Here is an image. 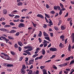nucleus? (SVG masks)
<instances>
[{
  "mask_svg": "<svg viewBox=\"0 0 74 74\" xmlns=\"http://www.w3.org/2000/svg\"><path fill=\"white\" fill-rule=\"evenodd\" d=\"M29 48H32V47H31V46H27V49H29Z\"/></svg>",
  "mask_w": 74,
  "mask_h": 74,
  "instance_id": "49",
  "label": "nucleus"
},
{
  "mask_svg": "<svg viewBox=\"0 0 74 74\" xmlns=\"http://www.w3.org/2000/svg\"><path fill=\"white\" fill-rule=\"evenodd\" d=\"M0 30H1V32H8V30H7L6 29L3 28L0 29Z\"/></svg>",
  "mask_w": 74,
  "mask_h": 74,
  "instance_id": "6",
  "label": "nucleus"
},
{
  "mask_svg": "<svg viewBox=\"0 0 74 74\" xmlns=\"http://www.w3.org/2000/svg\"><path fill=\"white\" fill-rule=\"evenodd\" d=\"M10 53L12 55H15V52L13 51H11Z\"/></svg>",
  "mask_w": 74,
  "mask_h": 74,
  "instance_id": "31",
  "label": "nucleus"
},
{
  "mask_svg": "<svg viewBox=\"0 0 74 74\" xmlns=\"http://www.w3.org/2000/svg\"><path fill=\"white\" fill-rule=\"evenodd\" d=\"M44 42H43V45H44V47H46L47 46V41L46 40H44Z\"/></svg>",
  "mask_w": 74,
  "mask_h": 74,
  "instance_id": "4",
  "label": "nucleus"
},
{
  "mask_svg": "<svg viewBox=\"0 0 74 74\" xmlns=\"http://www.w3.org/2000/svg\"><path fill=\"white\" fill-rule=\"evenodd\" d=\"M14 47L15 48H18V45L17 44V43L15 44L14 45Z\"/></svg>",
  "mask_w": 74,
  "mask_h": 74,
  "instance_id": "28",
  "label": "nucleus"
},
{
  "mask_svg": "<svg viewBox=\"0 0 74 74\" xmlns=\"http://www.w3.org/2000/svg\"><path fill=\"white\" fill-rule=\"evenodd\" d=\"M19 34H20V33L19 32H17L15 34V36H18Z\"/></svg>",
  "mask_w": 74,
  "mask_h": 74,
  "instance_id": "35",
  "label": "nucleus"
},
{
  "mask_svg": "<svg viewBox=\"0 0 74 74\" xmlns=\"http://www.w3.org/2000/svg\"><path fill=\"white\" fill-rule=\"evenodd\" d=\"M32 25L34 27H36V24H34V23H33V22L32 21Z\"/></svg>",
  "mask_w": 74,
  "mask_h": 74,
  "instance_id": "47",
  "label": "nucleus"
},
{
  "mask_svg": "<svg viewBox=\"0 0 74 74\" xmlns=\"http://www.w3.org/2000/svg\"><path fill=\"white\" fill-rule=\"evenodd\" d=\"M64 72L65 74H68V73H69V72H67H67L66 71H64Z\"/></svg>",
  "mask_w": 74,
  "mask_h": 74,
  "instance_id": "51",
  "label": "nucleus"
},
{
  "mask_svg": "<svg viewBox=\"0 0 74 74\" xmlns=\"http://www.w3.org/2000/svg\"><path fill=\"white\" fill-rule=\"evenodd\" d=\"M43 74H47V71H46V70H45L43 71Z\"/></svg>",
  "mask_w": 74,
  "mask_h": 74,
  "instance_id": "40",
  "label": "nucleus"
},
{
  "mask_svg": "<svg viewBox=\"0 0 74 74\" xmlns=\"http://www.w3.org/2000/svg\"><path fill=\"white\" fill-rule=\"evenodd\" d=\"M15 32H16V31L14 29H12L10 32V33H15Z\"/></svg>",
  "mask_w": 74,
  "mask_h": 74,
  "instance_id": "17",
  "label": "nucleus"
},
{
  "mask_svg": "<svg viewBox=\"0 0 74 74\" xmlns=\"http://www.w3.org/2000/svg\"><path fill=\"white\" fill-rule=\"evenodd\" d=\"M28 74H33V71L31 70H29V72L28 73Z\"/></svg>",
  "mask_w": 74,
  "mask_h": 74,
  "instance_id": "25",
  "label": "nucleus"
},
{
  "mask_svg": "<svg viewBox=\"0 0 74 74\" xmlns=\"http://www.w3.org/2000/svg\"><path fill=\"white\" fill-rule=\"evenodd\" d=\"M43 25H44V26H43L44 28H47V25L44 24Z\"/></svg>",
  "mask_w": 74,
  "mask_h": 74,
  "instance_id": "56",
  "label": "nucleus"
},
{
  "mask_svg": "<svg viewBox=\"0 0 74 74\" xmlns=\"http://www.w3.org/2000/svg\"><path fill=\"white\" fill-rule=\"evenodd\" d=\"M27 53L28 54V55H31V53H30L29 52V51H27Z\"/></svg>",
  "mask_w": 74,
  "mask_h": 74,
  "instance_id": "62",
  "label": "nucleus"
},
{
  "mask_svg": "<svg viewBox=\"0 0 74 74\" xmlns=\"http://www.w3.org/2000/svg\"><path fill=\"white\" fill-rule=\"evenodd\" d=\"M61 30H64L66 29V27L64 25H61Z\"/></svg>",
  "mask_w": 74,
  "mask_h": 74,
  "instance_id": "14",
  "label": "nucleus"
},
{
  "mask_svg": "<svg viewBox=\"0 0 74 74\" xmlns=\"http://www.w3.org/2000/svg\"><path fill=\"white\" fill-rule=\"evenodd\" d=\"M18 44L20 46V47H22V45L21 44V42H18Z\"/></svg>",
  "mask_w": 74,
  "mask_h": 74,
  "instance_id": "42",
  "label": "nucleus"
},
{
  "mask_svg": "<svg viewBox=\"0 0 74 74\" xmlns=\"http://www.w3.org/2000/svg\"><path fill=\"white\" fill-rule=\"evenodd\" d=\"M62 20H59V22L58 23V26H59V25H60L61 24V23H62Z\"/></svg>",
  "mask_w": 74,
  "mask_h": 74,
  "instance_id": "29",
  "label": "nucleus"
},
{
  "mask_svg": "<svg viewBox=\"0 0 74 74\" xmlns=\"http://www.w3.org/2000/svg\"><path fill=\"white\" fill-rule=\"evenodd\" d=\"M57 7H58V6H54V10H57Z\"/></svg>",
  "mask_w": 74,
  "mask_h": 74,
  "instance_id": "50",
  "label": "nucleus"
},
{
  "mask_svg": "<svg viewBox=\"0 0 74 74\" xmlns=\"http://www.w3.org/2000/svg\"><path fill=\"white\" fill-rule=\"evenodd\" d=\"M73 63H74V60H72L70 62L69 65H71V64H73Z\"/></svg>",
  "mask_w": 74,
  "mask_h": 74,
  "instance_id": "37",
  "label": "nucleus"
},
{
  "mask_svg": "<svg viewBox=\"0 0 74 74\" xmlns=\"http://www.w3.org/2000/svg\"><path fill=\"white\" fill-rule=\"evenodd\" d=\"M71 58V56L69 57L68 58H66L65 59V61L69 60Z\"/></svg>",
  "mask_w": 74,
  "mask_h": 74,
  "instance_id": "20",
  "label": "nucleus"
},
{
  "mask_svg": "<svg viewBox=\"0 0 74 74\" xmlns=\"http://www.w3.org/2000/svg\"><path fill=\"white\" fill-rule=\"evenodd\" d=\"M1 57L3 58V59H6V60H10V58H7V57L5 56V57H4L3 56L1 55Z\"/></svg>",
  "mask_w": 74,
  "mask_h": 74,
  "instance_id": "5",
  "label": "nucleus"
},
{
  "mask_svg": "<svg viewBox=\"0 0 74 74\" xmlns=\"http://www.w3.org/2000/svg\"><path fill=\"white\" fill-rule=\"evenodd\" d=\"M54 29L56 30H58V28L57 27H55Z\"/></svg>",
  "mask_w": 74,
  "mask_h": 74,
  "instance_id": "57",
  "label": "nucleus"
},
{
  "mask_svg": "<svg viewBox=\"0 0 74 74\" xmlns=\"http://www.w3.org/2000/svg\"><path fill=\"white\" fill-rule=\"evenodd\" d=\"M32 50H33V48H31V49L30 48V49H29L27 50H26V51H28H28H32Z\"/></svg>",
  "mask_w": 74,
  "mask_h": 74,
  "instance_id": "34",
  "label": "nucleus"
},
{
  "mask_svg": "<svg viewBox=\"0 0 74 74\" xmlns=\"http://www.w3.org/2000/svg\"><path fill=\"white\" fill-rule=\"evenodd\" d=\"M8 38L10 39V40H14V38L12 37L11 36H8Z\"/></svg>",
  "mask_w": 74,
  "mask_h": 74,
  "instance_id": "21",
  "label": "nucleus"
},
{
  "mask_svg": "<svg viewBox=\"0 0 74 74\" xmlns=\"http://www.w3.org/2000/svg\"><path fill=\"white\" fill-rule=\"evenodd\" d=\"M40 68L41 69V70H42L43 69H44L45 67H44V66H41L40 67Z\"/></svg>",
  "mask_w": 74,
  "mask_h": 74,
  "instance_id": "52",
  "label": "nucleus"
},
{
  "mask_svg": "<svg viewBox=\"0 0 74 74\" xmlns=\"http://www.w3.org/2000/svg\"><path fill=\"white\" fill-rule=\"evenodd\" d=\"M4 27H11V26L10 25H6L4 26Z\"/></svg>",
  "mask_w": 74,
  "mask_h": 74,
  "instance_id": "30",
  "label": "nucleus"
},
{
  "mask_svg": "<svg viewBox=\"0 0 74 74\" xmlns=\"http://www.w3.org/2000/svg\"><path fill=\"white\" fill-rule=\"evenodd\" d=\"M8 67H13L14 66V65H12V64H8Z\"/></svg>",
  "mask_w": 74,
  "mask_h": 74,
  "instance_id": "33",
  "label": "nucleus"
},
{
  "mask_svg": "<svg viewBox=\"0 0 74 74\" xmlns=\"http://www.w3.org/2000/svg\"><path fill=\"white\" fill-rule=\"evenodd\" d=\"M50 51H52L53 52H54V51H57V49L56 48H52L51 47L50 48Z\"/></svg>",
  "mask_w": 74,
  "mask_h": 74,
  "instance_id": "1",
  "label": "nucleus"
},
{
  "mask_svg": "<svg viewBox=\"0 0 74 74\" xmlns=\"http://www.w3.org/2000/svg\"><path fill=\"white\" fill-rule=\"evenodd\" d=\"M23 4V3H22L21 2H20L18 3L17 5H18V6H19L20 5H22Z\"/></svg>",
  "mask_w": 74,
  "mask_h": 74,
  "instance_id": "24",
  "label": "nucleus"
},
{
  "mask_svg": "<svg viewBox=\"0 0 74 74\" xmlns=\"http://www.w3.org/2000/svg\"><path fill=\"white\" fill-rule=\"evenodd\" d=\"M23 57H21L20 58V59H19V61H22V59H23Z\"/></svg>",
  "mask_w": 74,
  "mask_h": 74,
  "instance_id": "54",
  "label": "nucleus"
},
{
  "mask_svg": "<svg viewBox=\"0 0 74 74\" xmlns=\"http://www.w3.org/2000/svg\"><path fill=\"white\" fill-rule=\"evenodd\" d=\"M42 55H41L40 57H38L39 59H42Z\"/></svg>",
  "mask_w": 74,
  "mask_h": 74,
  "instance_id": "60",
  "label": "nucleus"
},
{
  "mask_svg": "<svg viewBox=\"0 0 74 74\" xmlns=\"http://www.w3.org/2000/svg\"><path fill=\"white\" fill-rule=\"evenodd\" d=\"M37 17L40 18L41 19H44V16L40 14H38L37 15Z\"/></svg>",
  "mask_w": 74,
  "mask_h": 74,
  "instance_id": "7",
  "label": "nucleus"
},
{
  "mask_svg": "<svg viewBox=\"0 0 74 74\" xmlns=\"http://www.w3.org/2000/svg\"><path fill=\"white\" fill-rule=\"evenodd\" d=\"M4 65L5 66V67H7V66L8 67V64L4 63Z\"/></svg>",
  "mask_w": 74,
  "mask_h": 74,
  "instance_id": "45",
  "label": "nucleus"
},
{
  "mask_svg": "<svg viewBox=\"0 0 74 74\" xmlns=\"http://www.w3.org/2000/svg\"><path fill=\"white\" fill-rule=\"evenodd\" d=\"M50 13L52 14H55V12L54 11L52 10L50 12Z\"/></svg>",
  "mask_w": 74,
  "mask_h": 74,
  "instance_id": "48",
  "label": "nucleus"
},
{
  "mask_svg": "<svg viewBox=\"0 0 74 74\" xmlns=\"http://www.w3.org/2000/svg\"><path fill=\"white\" fill-rule=\"evenodd\" d=\"M45 53V50L44 49H42V54H43V55H44Z\"/></svg>",
  "mask_w": 74,
  "mask_h": 74,
  "instance_id": "27",
  "label": "nucleus"
},
{
  "mask_svg": "<svg viewBox=\"0 0 74 74\" xmlns=\"http://www.w3.org/2000/svg\"><path fill=\"white\" fill-rule=\"evenodd\" d=\"M25 59H26V60H25V62H27V61H28L29 60V58H28L26 57L25 58Z\"/></svg>",
  "mask_w": 74,
  "mask_h": 74,
  "instance_id": "53",
  "label": "nucleus"
},
{
  "mask_svg": "<svg viewBox=\"0 0 74 74\" xmlns=\"http://www.w3.org/2000/svg\"><path fill=\"white\" fill-rule=\"evenodd\" d=\"M7 12V11L5 9H4L3 10V13L4 14H6Z\"/></svg>",
  "mask_w": 74,
  "mask_h": 74,
  "instance_id": "19",
  "label": "nucleus"
},
{
  "mask_svg": "<svg viewBox=\"0 0 74 74\" xmlns=\"http://www.w3.org/2000/svg\"><path fill=\"white\" fill-rule=\"evenodd\" d=\"M59 14L60 15H61L62 14V11L61 10H60Z\"/></svg>",
  "mask_w": 74,
  "mask_h": 74,
  "instance_id": "46",
  "label": "nucleus"
},
{
  "mask_svg": "<svg viewBox=\"0 0 74 74\" xmlns=\"http://www.w3.org/2000/svg\"><path fill=\"white\" fill-rule=\"evenodd\" d=\"M43 34L45 37H48V36H49L48 34L45 31L43 32Z\"/></svg>",
  "mask_w": 74,
  "mask_h": 74,
  "instance_id": "10",
  "label": "nucleus"
},
{
  "mask_svg": "<svg viewBox=\"0 0 74 74\" xmlns=\"http://www.w3.org/2000/svg\"><path fill=\"white\" fill-rule=\"evenodd\" d=\"M26 69V66L25 65H23L22 66V68L21 69H23V70H24V69Z\"/></svg>",
  "mask_w": 74,
  "mask_h": 74,
  "instance_id": "32",
  "label": "nucleus"
},
{
  "mask_svg": "<svg viewBox=\"0 0 74 74\" xmlns=\"http://www.w3.org/2000/svg\"><path fill=\"white\" fill-rule=\"evenodd\" d=\"M60 5L62 8H63L64 7V5H63V4H62V3H60Z\"/></svg>",
  "mask_w": 74,
  "mask_h": 74,
  "instance_id": "26",
  "label": "nucleus"
},
{
  "mask_svg": "<svg viewBox=\"0 0 74 74\" xmlns=\"http://www.w3.org/2000/svg\"><path fill=\"white\" fill-rule=\"evenodd\" d=\"M49 23L50 24H49L48 26H52V25H53V23L52 22V21L50 19H49Z\"/></svg>",
  "mask_w": 74,
  "mask_h": 74,
  "instance_id": "11",
  "label": "nucleus"
},
{
  "mask_svg": "<svg viewBox=\"0 0 74 74\" xmlns=\"http://www.w3.org/2000/svg\"><path fill=\"white\" fill-rule=\"evenodd\" d=\"M71 46L70 44L69 45L68 48V51H71Z\"/></svg>",
  "mask_w": 74,
  "mask_h": 74,
  "instance_id": "16",
  "label": "nucleus"
},
{
  "mask_svg": "<svg viewBox=\"0 0 74 74\" xmlns=\"http://www.w3.org/2000/svg\"><path fill=\"white\" fill-rule=\"evenodd\" d=\"M20 17V16H19L16 15L15 17H14V18H19Z\"/></svg>",
  "mask_w": 74,
  "mask_h": 74,
  "instance_id": "41",
  "label": "nucleus"
},
{
  "mask_svg": "<svg viewBox=\"0 0 74 74\" xmlns=\"http://www.w3.org/2000/svg\"><path fill=\"white\" fill-rule=\"evenodd\" d=\"M18 51H20V52H21L22 50V48L20 47H18Z\"/></svg>",
  "mask_w": 74,
  "mask_h": 74,
  "instance_id": "38",
  "label": "nucleus"
},
{
  "mask_svg": "<svg viewBox=\"0 0 74 74\" xmlns=\"http://www.w3.org/2000/svg\"><path fill=\"white\" fill-rule=\"evenodd\" d=\"M64 38L65 37L64 35H62L60 36V38H61L62 39V41H64Z\"/></svg>",
  "mask_w": 74,
  "mask_h": 74,
  "instance_id": "13",
  "label": "nucleus"
},
{
  "mask_svg": "<svg viewBox=\"0 0 74 74\" xmlns=\"http://www.w3.org/2000/svg\"><path fill=\"white\" fill-rule=\"evenodd\" d=\"M21 73L22 74H24L26 73V71L23 69H21Z\"/></svg>",
  "mask_w": 74,
  "mask_h": 74,
  "instance_id": "8",
  "label": "nucleus"
},
{
  "mask_svg": "<svg viewBox=\"0 0 74 74\" xmlns=\"http://www.w3.org/2000/svg\"><path fill=\"white\" fill-rule=\"evenodd\" d=\"M66 70L68 72V71H69L70 70V68L67 69H66Z\"/></svg>",
  "mask_w": 74,
  "mask_h": 74,
  "instance_id": "58",
  "label": "nucleus"
},
{
  "mask_svg": "<svg viewBox=\"0 0 74 74\" xmlns=\"http://www.w3.org/2000/svg\"><path fill=\"white\" fill-rule=\"evenodd\" d=\"M18 27L20 28L23 27H25V25L23 23H20L18 25Z\"/></svg>",
  "mask_w": 74,
  "mask_h": 74,
  "instance_id": "2",
  "label": "nucleus"
},
{
  "mask_svg": "<svg viewBox=\"0 0 74 74\" xmlns=\"http://www.w3.org/2000/svg\"><path fill=\"white\" fill-rule=\"evenodd\" d=\"M10 25H11L12 26H13V25H15V24L14 23H13L11 22L10 23Z\"/></svg>",
  "mask_w": 74,
  "mask_h": 74,
  "instance_id": "39",
  "label": "nucleus"
},
{
  "mask_svg": "<svg viewBox=\"0 0 74 74\" xmlns=\"http://www.w3.org/2000/svg\"><path fill=\"white\" fill-rule=\"evenodd\" d=\"M39 32L40 33L39 34L38 36L39 37H41L42 36V32L41 31H39Z\"/></svg>",
  "mask_w": 74,
  "mask_h": 74,
  "instance_id": "23",
  "label": "nucleus"
},
{
  "mask_svg": "<svg viewBox=\"0 0 74 74\" xmlns=\"http://www.w3.org/2000/svg\"><path fill=\"white\" fill-rule=\"evenodd\" d=\"M57 8L58 10H61V9H60V7L59 6H57Z\"/></svg>",
  "mask_w": 74,
  "mask_h": 74,
  "instance_id": "55",
  "label": "nucleus"
},
{
  "mask_svg": "<svg viewBox=\"0 0 74 74\" xmlns=\"http://www.w3.org/2000/svg\"><path fill=\"white\" fill-rule=\"evenodd\" d=\"M20 22H24V20L22 19H21L20 21Z\"/></svg>",
  "mask_w": 74,
  "mask_h": 74,
  "instance_id": "63",
  "label": "nucleus"
},
{
  "mask_svg": "<svg viewBox=\"0 0 74 74\" xmlns=\"http://www.w3.org/2000/svg\"><path fill=\"white\" fill-rule=\"evenodd\" d=\"M1 54H2V55H3L4 56H5L6 57H7V58H10V57L6 53H1Z\"/></svg>",
  "mask_w": 74,
  "mask_h": 74,
  "instance_id": "9",
  "label": "nucleus"
},
{
  "mask_svg": "<svg viewBox=\"0 0 74 74\" xmlns=\"http://www.w3.org/2000/svg\"><path fill=\"white\" fill-rule=\"evenodd\" d=\"M38 40L39 41V42L40 43L41 42H42V40H41V38H38Z\"/></svg>",
  "mask_w": 74,
  "mask_h": 74,
  "instance_id": "43",
  "label": "nucleus"
},
{
  "mask_svg": "<svg viewBox=\"0 0 74 74\" xmlns=\"http://www.w3.org/2000/svg\"><path fill=\"white\" fill-rule=\"evenodd\" d=\"M45 38L46 40H49V41H51V40H50V38L49 37H45Z\"/></svg>",
  "mask_w": 74,
  "mask_h": 74,
  "instance_id": "18",
  "label": "nucleus"
},
{
  "mask_svg": "<svg viewBox=\"0 0 74 74\" xmlns=\"http://www.w3.org/2000/svg\"><path fill=\"white\" fill-rule=\"evenodd\" d=\"M34 62V59H33L32 60H30L29 61V63H32V62Z\"/></svg>",
  "mask_w": 74,
  "mask_h": 74,
  "instance_id": "44",
  "label": "nucleus"
},
{
  "mask_svg": "<svg viewBox=\"0 0 74 74\" xmlns=\"http://www.w3.org/2000/svg\"><path fill=\"white\" fill-rule=\"evenodd\" d=\"M67 63H68V62L66 63H64V64H60L58 65V66L59 67H63V66H66L67 65Z\"/></svg>",
  "mask_w": 74,
  "mask_h": 74,
  "instance_id": "3",
  "label": "nucleus"
},
{
  "mask_svg": "<svg viewBox=\"0 0 74 74\" xmlns=\"http://www.w3.org/2000/svg\"><path fill=\"white\" fill-rule=\"evenodd\" d=\"M46 7L47 8H49V6L47 4H46Z\"/></svg>",
  "mask_w": 74,
  "mask_h": 74,
  "instance_id": "59",
  "label": "nucleus"
},
{
  "mask_svg": "<svg viewBox=\"0 0 74 74\" xmlns=\"http://www.w3.org/2000/svg\"><path fill=\"white\" fill-rule=\"evenodd\" d=\"M38 55V54H34L32 56V58H35V57H36V56H37Z\"/></svg>",
  "mask_w": 74,
  "mask_h": 74,
  "instance_id": "36",
  "label": "nucleus"
},
{
  "mask_svg": "<svg viewBox=\"0 0 74 74\" xmlns=\"http://www.w3.org/2000/svg\"><path fill=\"white\" fill-rule=\"evenodd\" d=\"M45 16H46V17L47 18H50V16L48 15V14H47L46 13H45Z\"/></svg>",
  "mask_w": 74,
  "mask_h": 74,
  "instance_id": "22",
  "label": "nucleus"
},
{
  "mask_svg": "<svg viewBox=\"0 0 74 74\" xmlns=\"http://www.w3.org/2000/svg\"><path fill=\"white\" fill-rule=\"evenodd\" d=\"M2 38L6 41H8L9 40V39L6 38L5 37H2Z\"/></svg>",
  "mask_w": 74,
  "mask_h": 74,
  "instance_id": "12",
  "label": "nucleus"
},
{
  "mask_svg": "<svg viewBox=\"0 0 74 74\" xmlns=\"http://www.w3.org/2000/svg\"><path fill=\"white\" fill-rule=\"evenodd\" d=\"M59 46L60 47H61V48H63V47H64V45L62 44V43L61 42L60 43V44L59 45Z\"/></svg>",
  "mask_w": 74,
  "mask_h": 74,
  "instance_id": "15",
  "label": "nucleus"
},
{
  "mask_svg": "<svg viewBox=\"0 0 74 74\" xmlns=\"http://www.w3.org/2000/svg\"><path fill=\"white\" fill-rule=\"evenodd\" d=\"M36 74H39V71L37 70L36 72Z\"/></svg>",
  "mask_w": 74,
  "mask_h": 74,
  "instance_id": "64",
  "label": "nucleus"
},
{
  "mask_svg": "<svg viewBox=\"0 0 74 74\" xmlns=\"http://www.w3.org/2000/svg\"><path fill=\"white\" fill-rule=\"evenodd\" d=\"M50 36L51 37H53V33H50Z\"/></svg>",
  "mask_w": 74,
  "mask_h": 74,
  "instance_id": "61",
  "label": "nucleus"
}]
</instances>
